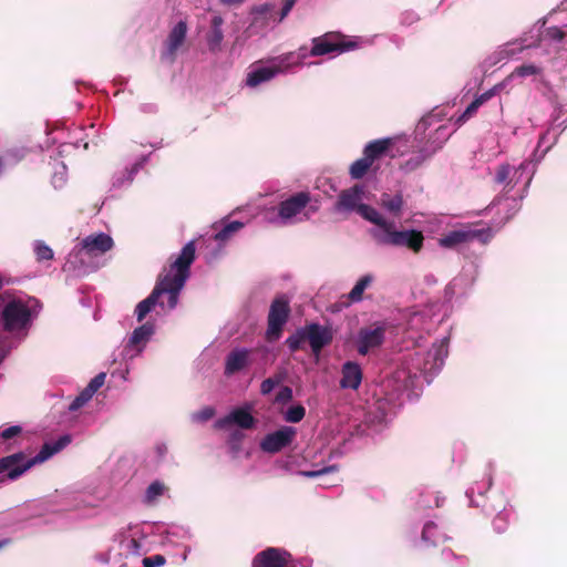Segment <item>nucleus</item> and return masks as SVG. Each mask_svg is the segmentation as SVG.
Wrapping results in <instances>:
<instances>
[{"mask_svg":"<svg viewBox=\"0 0 567 567\" xmlns=\"http://www.w3.org/2000/svg\"><path fill=\"white\" fill-rule=\"evenodd\" d=\"M187 34V23L183 20L178 21L169 31L165 42V49L162 53V60L173 63L175 61L176 51L184 43Z\"/></svg>","mask_w":567,"mask_h":567,"instance_id":"412c9836","label":"nucleus"},{"mask_svg":"<svg viewBox=\"0 0 567 567\" xmlns=\"http://www.w3.org/2000/svg\"><path fill=\"white\" fill-rule=\"evenodd\" d=\"M540 69L534 64H524L516 68L512 74L505 80V82L512 81L515 78H526L530 75L538 74Z\"/></svg>","mask_w":567,"mask_h":567,"instance_id":"49530a36","label":"nucleus"},{"mask_svg":"<svg viewBox=\"0 0 567 567\" xmlns=\"http://www.w3.org/2000/svg\"><path fill=\"white\" fill-rule=\"evenodd\" d=\"M72 508L82 509V508H95L103 501V496L93 495L84 492L72 493Z\"/></svg>","mask_w":567,"mask_h":567,"instance_id":"72a5a7b5","label":"nucleus"},{"mask_svg":"<svg viewBox=\"0 0 567 567\" xmlns=\"http://www.w3.org/2000/svg\"><path fill=\"white\" fill-rule=\"evenodd\" d=\"M244 437L245 434L239 430H234L230 432L227 440V445L234 457H237L241 453V443Z\"/></svg>","mask_w":567,"mask_h":567,"instance_id":"c03bdc74","label":"nucleus"},{"mask_svg":"<svg viewBox=\"0 0 567 567\" xmlns=\"http://www.w3.org/2000/svg\"><path fill=\"white\" fill-rule=\"evenodd\" d=\"M391 144L392 140L389 137L371 141L364 146L363 156L373 164L386 153Z\"/></svg>","mask_w":567,"mask_h":567,"instance_id":"2f4dec72","label":"nucleus"},{"mask_svg":"<svg viewBox=\"0 0 567 567\" xmlns=\"http://www.w3.org/2000/svg\"><path fill=\"white\" fill-rule=\"evenodd\" d=\"M297 430L292 426H281L280 429L266 434L259 443L262 452L276 454L289 446L296 439Z\"/></svg>","mask_w":567,"mask_h":567,"instance_id":"f3484780","label":"nucleus"},{"mask_svg":"<svg viewBox=\"0 0 567 567\" xmlns=\"http://www.w3.org/2000/svg\"><path fill=\"white\" fill-rule=\"evenodd\" d=\"M214 414H215V410L210 406H206V408L202 409L200 411L195 412L192 415V419L195 422H206V421L210 420L214 416Z\"/></svg>","mask_w":567,"mask_h":567,"instance_id":"3c124183","label":"nucleus"},{"mask_svg":"<svg viewBox=\"0 0 567 567\" xmlns=\"http://www.w3.org/2000/svg\"><path fill=\"white\" fill-rule=\"evenodd\" d=\"M21 432H22V427L20 425H11V426L3 429L0 432V436L3 440H10V439L19 435Z\"/></svg>","mask_w":567,"mask_h":567,"instance_id":"5fc2aeb1","label":"nucleus"},{"mask_svg":"<svg viewBox=\"0 0 567 567\" xmlns=\"http://www.w3.org/2000/svg\"><path fill=\"white\" fill-rule=\"evenodd\" d=\"M449 337H443L433 342L432 348L427 351L419 347L416 351L409 353L386 381L385 386L396 399L403 394H406L410 400L416 398L423 383L430 384L442 370L449 354Z\"/></svg>","mask_w":567,"mask_h":567,"instance_id":"f257e3e1","label":"nucleus"},{"mask_svg":"<svg viewBox=\"0 0 567 567\" xmlns=\"http://www.w3.org/2000/svg\"><path fill=\"white\" fill-rule=\"evenodd\" d=\"M365 198V186L355 184L350 188L343 189L334 204V210L349 214L357 212L362 218L372 223L371 212L380 213L378 209L363 203Z\"/></svg>","mask_w":567,"mask_h":567,"instance_id":"1a4fd4ad","label":"nucleus"},{"mask_svg":"<svg viewBox=\"0 0 567 567\" xmlns=\"http://www.w3.org/2000/svg\"><path fill=\"white\" fill-rule=\"evenodd\" d=\"M371 166L372 164L362 156L350 165L349 174L352 179H360L368 173Z\"/></svg>","mask_w":567,"mask_h":567,"instance_id":"a19ab883","label":"nucleus"},{"mask_svg":"<svg viewBox=\"0 0 567 567\" xmlns=\"http://www.w3.org/2000/svg\"><path fill=\"white\" fill-rule=\"evenodd\" d=\"M433 151L423 147L416 155L409 158L402 166L405 172H412L421 166L427 158L433 155Z\"/></svg>","mask_w":567,"mask_h":567,"instance_id":"58836bf2","label":"nucleus"},{"mask_svg":"<svg viewBox=\"0 0 567 567\" xmlns=\"http://www.w3.org/2000/svg\"><path fill=\"white\" fill-rule=\"evenodd\" d=\"M404 205L403 196L401 193L390 195L383 193L380 197V206L393 217H399L402 213Z\"/></svg>","mask_w":567,"mask_h":567,"instance_id":"473e14b6","label":"nucleus"},{"mask_svg":"<svg viewBox=\"0 0 567 567\" xmlns=\"http://www.w3.org/2000/svg\"><path fill=\"white\" fill-rule=\"evenodd\" d=\"M306 340L309 341L313 353L318 354L323 347L332 341V332L328 327L310 323L303 328Z\"/></svg>","mask_w":567,"mask_h":567,"instance_id":"5701e85b","label":"nucleus"},{"mask_svg":"<svg viewBox=\"0 0 567 567\" xmlns=\"http://www.w3.org/2000/svg\"><path fill=\"white\" fill-rule=\"evenodd\" d=\"M33 252L35 255V259L39 262L52 260L54 257L53 250L43 241V240H34L33 244Z\"/></svg>","mask_w":567,"mask_h":567,"instance_id":"79ce46f5","label":"nucleus"},{"mask_svg":"<svg viewBox=\"0 0 567 567\" xmlns=\"http://www.w3.org/2000/svg\"><path fill=\"white\" fill-rule=\"evenodd\" d=\"M311 200V196L308 192L296 193L285 200H282L277 207V214L275 216H268L269 223L278 225H291L297 223L298 216L305 210Z\"/></svg>","mask_w":567,"mask_h":567,"instance_id":"9d476101","label":"nucleus"},{"mask_svg":"<svg viewBox=\"0 0 567 567\" xmlns=\"http://www.w3.org/2000/svg\"><path fill=\"white\" fill-rule=\"evenodd\" d=\"M155 331L156 326L153 321H146L135 328L123 344V358L134 359L138 357L146 349Z\"/></svg>","mask_w":567,"mask_h":567,"instance_id":"2eb2a0df","label":"nucleus"},{"mask_svg":"<svg viewBox=\"0 0 567 567\" xmlns=\"http://www.w3.org/2000/svg\"><path fill=\"white\" fill-rule=\"evenodd\" d=\"M492 486V476L488 475L486 480L482 482L475 483V485L471 486L466 491V496L468 498L471 506H480V503L474 499V495L477 494L480 496H483L486 491L489 489Z\"/></svg>","mask_w":567,"mask_h":567,"instance_id":"4c0bfd02","label":"nucleus"},{"mask_svg":"<svg viewBox=\"0 0 567 567\" xmlns=\"http://www.w3.org/2000/svg\"><path fill=\"white\" fill-rule=\"evenodd\" d=\"M164 491L165 486L162 482L155 481L151 483L145 491L143 502L147 505L154 504L164 494Z\"/></svg>","mask_w":567,"mask_h":567,"instance_id":"ea45409f","label":"nucleus"},{"mask_svg":"<svg viewBox=\"0 0 567 567\" xmlns=\"http://www.w3.org/2000/svg\"><path fill=\"white\" fill-rule=\"evenodd\" d=\"M86 403L78 395L69 405V410L71 412H74V411H78L79 409H81L83 405H85Z\"/></svg>","mask_w":567,"mask_h":567,"instance_id":"680f3d73","label":"nucleus"},{"mask_svg":"<svg viewBox=\"0 0 567 567\" xmlns=\"http://www.w3.org/2000/svg\"><path fill=\"white\" fill-rule=\"evenodd\" d=\"M374 227L370 230L377 244L389 247L408 248L419 252L424 243L422 231L416 229H396L395 223L386 219L381 213L371 212Z\"/></svg>","mask_w":567,"mask_h":567,"instance_id":"39448f33","label":"nucleus"},{"mask_svg":"<svg viewBox=\"0 0 567 567\" xmlns=\"http://www.w3.org/2000/svg\"><path fill=\"white\" fill-rule=\"evenodd\" d=\"M420 319H421L420 315L414 313L410 320V326L414 327L420 321Z\"/></svg>","mask_w":567,"mask_h":567,"instance_id":"338daca9","label":"nucleus"},{"mask_svg":"<svg viewBox=\"0 0 567 567\" xmlns=\"http://www.w3.org/2000/svg\"><path fill=\"white\" fill-rule=\"evenodd\" d=\"M251 363V351L246 348H235L225 358L226 377L234 375Z\"/></svg>","mask_w":567,"mask_h":567,"instance_id":"b1692460","label":"nucleus"},{"mask_svg":"<svg viewBox=\"0 0 567 567\" xmlns=\"http://www.w3.org/2000/svg\"><path fill=\"white\" fill-rule=\"evenodd\" d=\"M278 75V70L275 69L270 61H257L252 63L245 78V86L249 89H256L261 84H265Z\"/></svg>","mask_w":567,"mask_h":567,"instance_id":"aec40b11","label":"nucleus"},{"mask_svg":"<svg viewBox=\"0 0 567 567\" xmlns=\"http://www.w3.org/2000/svg\"><path fill=\"white\" fill-rule=\"evenodd\" d=\"M560 10L561 11L567 10V1L561 3V6L559 7V11Z\"/></svg>","mask_w":567,"mask_h":567,"instance_id":"774afa93","label":"nucleus"},{"mask_svg":"<svg viewBox=\"0 0 567 567\" xmlns=\"http://www.w3.org/2000/svg\"><path fill=\"white\" fill-rule=\"evenodd\" d=\"M251 567H296L290 553L284 548L268 547L252 559Z\"/></svg>","mask_w":567,"mask_h":567,"instance_id":"6ab92c4d","label":"nucleus"},{"mask_svg":"<svg viewBox=\"0 0 567 567\" xmlns=\"http://www.w3.org/2000/svg\"><path fill=\"white\" fill-rule=\"evenodd\" d=\"M567 126V109L564 111V106H558L555 109L551 115V124L550 127L540 135L537 146L533 153V158L530 159L533 164L539 163L547 152L557 143L558 134H553L551 131L560 128L563 131Z\"/></svg>","mask_w":567,"mask_h":567,"instance_id":"ddd939ff","label":"nucleus"},{"mask_svg":"<svg viewBox=\"0 0 567 567\" xmlns=\"http://www.w3.org/2000/svg\"><path fill=\"white\" fill-rule=\"evenodd\" d=\"M233 424L238 425L240 429L248 430L254 426L255 419L248 409L236 408L231 410L227 415L218 419L215 422V426L218 429H228Z\"/></svg>","mask_w":567,"mask_h":567,"instance_id":"393cba45","label":"nucleus"},{"mask_svg":"<svg viewBox=\"0 0 567 567\" xmlns=\"http://www.w3.org/2000/svg\"><path fill=\"white\" fill-rule=\"evenodd\" d=\"M244 227V223L234 220L229 221L223 226L220 230H218L210 239L218 243L219 250L223 248L224 244L229 240L239 229Z\"/></svg>","mask_w":567,"mask_h":567,"instance_id":"c9c22d12","label":"nucleus"},{"mask_svg":"<svg viewBox=\"0 0 567 567\" xmlns=\"http://www.w3.org/2000/svg\"><path fill=\"white\" fill-rule=\"evenodd\" d=\"M419 20V16L414 11H404L400 17V22L403 25H412Z\"/></svg>","mask_w":567,"mask_h":567,"instance_id":"6e6d98bb","label":"nucleus"},{"mask_svg":"<svg viewBox=\"0 0 567 567\" xmlns=\"http://www.w3.org/2000/svg\"><path fill=\"white\" fill-rule=\"evenodd\" d=\"M332 471H336V466H328V467H323L318 471H303V472H301V475H303L306 477H317V476H320L322 474H326V473H329Z\"/></svg>","mask_w":567,"mask_h":567,"instance_id":"bf43d9fd","label":"nucleus"},{"mask_svg":"<svg viewBox=\"0 0 567 567\" xmlns=\"http://www.w3.org/2000/svg\"><path fill=\"white\" fill-rule=\"evenodd\" d=\"M305 415L306 409L301 404H295L286 410L284 419L289 423H298L305 417Z\"/></svg>","mask_w":567,"mask_h":567,"instance_id":"a18cd8bd","label":"nucleus"},{"mask_svg":"<svg viewBox=\"0 0 567 567\" xmlns=\"http://www.w3.org/2000/svg\"><path fill=\"white\" fill-rule=\"evenodd\" d=\"M292 399V389L289 386H282L276 395L277 402H288Z\"/></svg>","mask_w":567,"mask_h":567,"instance_id":"4d7b16f0","label":"nucleus"},{"mask_svg":"<svg viewBox=\"0 0 567 567\" xmlns=\"http://www.w3.org/2000/svg\"><path fill=\"white\" fill-rule=\"evenodd\" d=\"M95 393H93L91 391V389H89L87 386H85L79 394V396L85 402L87 403L94 395Z\"/></svg>","mask_w":567,"mask_h":567,"instance_id":"e2e57ef3","label":"nucleus"},{"mask_svg":"<svg viewBox=\"0 0 567 567\" xmlns=\"http://www.w3.org/2000/svg\"><path fill=\"white\" fill-rule=\"evenodd\" d=\"M219 2L224 6H239L245 2V0H219Z\"/></svg>","mask_w":567,"mask_h":567,"instance_id":"69168bd1","label":"nucleus"},{"mask_svg":"<svg viewBox=\"0 0 567 567\" xmlns=\"http://www.w3.org/2000/svg\"><path fill=\"white\" fill-rule=\"evenodd\" d=\"M539 33V43L537 45L544 44H553L555 48L567 39V24L563 28L550 27L547 28L544 32H540V28L537 29ZM536 44L533 42H527V39L523 40H514L509 41L501 47H498L488 58L485 60V63L488 66L496 65L497 63H503L508 61L509 59L515 58L517 54L522 53L524 49L535 47Z\"/></svg>","mask_w":567,"mask_h":567,"instance_id":"0eeeda50","label":"nucleus"},{"mask_svg":"<svg viewBox=\"0 0 567 567\" xmlns=\"http://www.w3.org/2000/svg\"><path fill=\"white\" fill-rule=\"evenodd\" d=\"M308 58L306 49H299L298 52H289L279 56L270 59L271 65L278 70V74L288 72L291 68L302 64V61Z\"/></svg>","mask_w":567,"mask_h":567,"instance_id":"c85d7f7f","label":"nucleus"},{"mask_svg":"<svg viewBox=\"0 0 567 567\" xmlns=\"http://www.w3.org/2000/svg\"><path fill=\"white\" fill-rule=\"evenodd\" d=\"M535 168L536 164H533L532 161H524L518 166L505 163L501 164L496 168L493 181L495 185L502 188L503 192L509 193L514 190L519 184H523V187L518 192L517 196L505 199H503V197H497L493 202L494 206L505 205L513 209V213L507 216V219L511 218L519 209V200H522L527 194V189L533 179Z\"/></svg>","mask_w":567,"mask_h":567,"instance_id":"20e7f679","label":"nucleus"},{"mask_svg":"<svg viewBox=\"0 0 567 567\" xmlns=\"http://www.w3.org/2000/svg\"><path fill=\"white\" fill-rule=\"evenodd\" d=\"M447 534L442 526L433 519L425 520L421 532L420 546L432 547L444 543Z\"/></svg>","mask_w":567,"mask_h":567,"instance_id":"cd10ccee","label":"nucleus"},{"mask_svg":"<svg viewBox=\"0 0 567 567\" xmlns=\"http://www.w3.org/2000/svg\"><path fill=\"white\" fill-rule=\"evenodd\" d=\"M195 243L193 240L188 241L171 265L168 272L157 281L150 296L137 303L134 315L138 322H142L156 306L165 312L176 308L179 293L189 277V269L195 260Z\"/></svg>","mask_w":567,"mask_h":567,"instance_id":"f03ea898","label":"nucleus"},{"mask_svg":"<svg viewBox=\"0 0 567 567\" xmlns=\"http://www.w3.org/2000/svg\"><path fill=\"white\" fill-rule=\"evenodd\" d=\"M436 118V114H429L423 116L417 124V131H425L429 126H431Z\"/></svg>","mask_w":567,"mask_h":567,"instance_id":"13d9d810","label":"nucleus"},{"mask_svg":"<svg viewBox=\"0 0 567 567\" xmlns=\"http://www.w3.org/2000/svg\"><path fill=\"white\" fill-rule=\"evenodd\" d=\"M289 316V303L284 297L276 298L269 309L267 338L276 340L280 337L282 328Z\"/></svg>","mask_w":567,"mask_h":567,"instance_id":"a211bd4d","label":"nucleus"},{"mask_svg":"<svg viewBox=\"0 0 567 567\" xmlns=\"http://www.w3.org/2000/svg\"><path fill=\"white\" fill-rule=\"evenodd\" d=\"M512 517H513L512 508L504 507L502 511H499L497 513V515L493 519L494 529L497 533L505 532Z\"/></svg>","mask_w":567,"mask_h":567,"instance_id":"37998d69","label":"nucleus"},{"mask_svg":"<svg viewBox=\"0 0 567 567\" xmlns=\"http://www.w3.org/2000/svg\"><path fill=\"white\" fill-rule=\"evenodd\" d=\"M38 312L34 298L16 297L4 303L0 312V326L10 336V340H4L8 347L17 348L25 339Z\"/></svg>","mask_w":567,"mask_h":567,"instance_id":"7ed1b4c3","label":"nucleus"},{"mask_svg":"<svg viewBox=\"0 0 567 567\" xmlns=\"http://www.w3.org/2000/svg\"><path fill=\"white\" fill-rule=\"evenodd\" d=\"M51 181H52V185L55 189H60L66 184V181H68L66 166L63 163L56 165Z\"/></svg>","mask_w":567,"mask_h":567,"instance_id":"de8ad7c7","label":"nucleus"},{"mask_svg":"<svg viewBox=\"0 0 567 567\" xmlns=\"http://www.w3.org/2000/svg\"><path fill=\"white\" fill-rule=\"evenodd\" d=\"M70 443L69 436H62L55 442L44 443L41 450L32 457L23 453H14L0 458V484L7 480L20 477L35 464H41L59 453Z\"/></svg>","mask_w":567,"mask_h":567,"instance_id":"423d86ee","label":"nucleus"},{"mask_svg":"<svg viewBox=\"0 0 567 567\" xmlns=\"http://www.w3.org/2000/svg\"><path fill=\"white\" fill-rule=\"evenodd\" d=\"M224 19L219 14H215L210 19V30L206 34V42L208 50L212 53H217L221 50V43L224 40L223 31Z\"/></svg>","mask_w":567,"mask_h":567,"instance_id":"c756f323","label":"nucleus"},{"mask_svg":"<svg viewBox=\"0 0 567 567\" xmlns=\"http://www.w3.org/2000/svg\"><path fill=\"white\" fill-rule=\"evenodd\" d=\"M476 276L477 269L473 264L464 266L462 271L445 287V300L453 302L465 299L472 290Z\"/></svg>","mask_w":567,"mask_h":567,"instance_id":"4468645a","label":"nucleus"},{"mask_svg":"<svg viewBox=\"0 0 567 567\" xmlns=\"http://www.w3.org/2000/svg\"><path fill=\"white\" fill-rule=\"evenodd\" d=\"M113 247V239L105 233L86 236L68 255L65 267L86 271V258L100 256Z\"/></svg>","mask_w":567,"mask_h":567,"instance_id":"6e6552de","label":"nucleus"},{"mask_svg":"<svg viewBox=\"0 0 567 567\" xmlns=\"http://www.w3.org/2000/svg\"><path fill=\"white\" fill-rule=\"evenodd\" d=\"M385 339V326L383 323H374L369 327L361 328L354 339L357 351L361 355H367L370 351L382 346Z\"/></svg>","mask_w":567,"mask_h":567,"instance_id":"dca6fc26","label":"nucleus"},{"mask_svg":"<svg viewBox=\"0 0 567 567\" xmlns=\"http://www.w3.org/2000/svg\"><path fill=\"white\" fill-rule=\"evenodd\" d=\"M374 280L375 277L372 274L361 276L353 288L349 291L348 299L353 303L362 301L363 292L373 284Z\"/></svg>","mask_w":567,"mask_h":567,"instance_id":"f704fd0d","label":"nucleus"},{"mask_svg":"<svg viewBox=\"0 0 567 567\" xmlns=\"http://www.w3.org/2000/svg\"><path fill=\"white\" fill-rule=\"evenodd\" d=\"M106 374L104 372H100L96 374L86 385L93 393H96L97 390L104 384Z\"/></svg>","mask_w":567,"mask_h":567,"instance_id":"864d4df0","label":"nucleus"},{"mask_svg":"<svg viewBox=\"0 0 567 567\" xmlns=\"http://www.w3.org/2000/svg\"><path fill=\"white\" fill-rule=\"evenodd\" d=\"M120 546L122 554L126 556H142L147 551L145 536L137 526L130 528L126 534L122 535Z\"/></svg>","mask_w":567,"mask_h":567,"instance_id":"4be33fe9","label":"nucleus"},{"mask_svg":"<svg viewBox=\"0 0 567 567\" xmlns=\"http://www.w3.org/2000/svg\"><path fill=\"white\" fill-rule=\"evenodd\" d=\"M493 237L492 229L477 228L472 226H463L458 229H453L439 239V244L444 248H455L461 244L477 240L482 244L488 243Z\"/></svg>","mask_w":567,"mask_h":567,"instance_id":"f8f14e48","label":"nucleus"},{"mask_svg":"<svg viewBox=\"0 0 567 567\" xmlns=\"http://www.w3.org/2000/svg\"><path fill=\"white\" fill-rule=\"evenodd\" d=\"M363 379L361 365L354 361H346L341 365V379L339 385L342 390L357 391Z\"/></svg>","mask_w":567,"mask_h":567,"instance_id":"a878e982","label":"nucleus"},{"mask_svg":"<svg viewBox=\"0 0 567 567\" xmlns=\"http://www.w3.org/2000/svg\"><path fill=\"white\" fill-rule=\"evenodd\" d=\"M306 340L303 328L299 329L296 333L287 338L286 343L291 352L300 349L302 342Z\"/></svg>","mask_w":567,"mask_h":567,"instance_id":"09e8293b","label":"nucleus"},{"mask_svg":"<svg viewBox=\"0 0 567 567\" xmlns=\"http://www.w3.org/2000/svg\"><path fill=\"white\" fill-rule=\"evenodd\" d=\"M281 382V378H267L260 384V392L264 395H267L272 392V390Z\"/></svg>","mask_w":567,"mask_h":567,"instance_id":"8fccbe9b","label":"nucleus"},{"mask_svg":"<svg viewBox=\"0 0 567 567\" xmlns=\"http://www.w3.org/2000/svg\"><path fill=\"white\" fill-rule=\"evenodd\" d=\"M505 83L503 84H499V85H495L494 87L489 89L488 91L482 93L481 95L476 96L472 102L471 104L465 109V111L458 115L455 120V124L457 126H461L462 124H464L468 118H471L476 112L477 110L485 103L487 102L489 99H492V96L495 95V93L499 90L501 86H503Z\"/></svg>","mask_w":567,"mask_h":567,"instance_id":"7c9ffc66","label":"nucleus"},{"mask_svg":"<svg viewBox=\"0 0 567 567\" xmlns=\"http://www.w3.org/2000/svg\"><path fill=\"white\" fill-rule=\"evenodd\" d=\"M358 48L355 40H344L339 34L327 33L312 39V47L308 56H321L327 54L338 55Z\"/></svg>","mask_w":567,"mask_h":567,"instance_id":"9b49d317","label":"nucleus"},{"mask_svg":"<svg viewBox=\"0 0 567 567\" xmlns=\"http://www.w3.org/2000/svg\"><path fill=\"white\" fill-rule=\"evenodd\" d=\"M295 3H296V0H285L284 1V6L281 8L280 19H279L280 21L284 20L289 14V12L292 10Z\"/></svg>","mask_w":567,"mask_h":567,"instance_id":"052dcab7","label":"nucleus"},{"mask_svg":"<svg viewBox=\"0 0 567 567\" xmlns=\"http://www.w3.org/2000/svg\"><path fill=\"white\" fill-rule=\"evenodd\" d=\"M451 134L452 132L449 131L447 126L440 125L435 130L434 135L430 137L425 147H427L430 151H433V153H436L443 147L445 142L450 138Z\"/></svg>","mask_w":567,"mask_h":567,"instance_id":"e433bc0d","label":"nucleus"},{"mask_svg":"<svg viewBox=\"0 0 567 567\" xmlns=\"http://www.w3.org/2000/svg\"><path fill=\"white\" fill-rule=\"evenodd\" d=\"M147 159L148 155H142L132 164L131 167H125L124 169L114 173L111 182L112 188L123 189L128 187L137 172L145 165Z\"/></svg>","mask_w":567,"mask_h":567,"instance_id":"bb28decb","label":"nucleus"},{"mask_svg":"<svg viewBox=\"0 0 567 567\" xmlns=\"http://www.w3.org/2000/svg\"><path fill=\"white\" fill-rule=\"evenodd\" d=\"M155 451L157 453L158 458H163L167 453V446L164 443H159L156 445Z\"/></svg>","mask_w":567,"mask_h":567,"instance_id":"0e129e2a","label":"nucleus"},{"mask_svg":"<svg viewBox=\"0 0 567 567\" xmlns=\"http://www.w3.org/2000/svg\"><path fill=\"white\" fill-rule=\"evenodd\" d=\"M142 563L144 567H162L165 565L166 559L163 555H154L143 558Z\"/></svg>","mask_w":567,"mask_h":567,"instance_id":"603ef678","label":"nucleus"}]
</instances>
